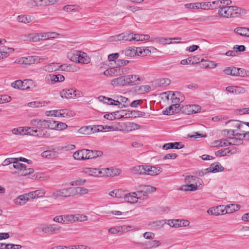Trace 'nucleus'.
<instances>
[{
	"label": "nucleus",
	"mask_w": 249,
	"mask_h": 249,
	"mask_svg": "<svg viewBox=\"0 0 249 249\" xmlns=\"http://www.w3.org/2000/svg\"><path fill=\"white\" fill-rule=\"evenodd\" d=\"M30 124L32 126L36 127L37 137L47 138L50 136V133L46 130L47 128L42 125L43 124L42 119H33L31 120Z\"/></svg>",
	"instance_id": "obj_1"
},
{
	"label": "nucleus",
	"mask_w": 249,
	"mask_h": 249,
	"mask_svg": "<svg viewBox=\"0 0 249 249\" xmlns=\"http://www.w3.org/2000/svg\"><path fill=\"white\" fill-rule=\"evenodd\" d=\"M235 6H222L221 8L219 9L218 14L221 17L230 18L237 17L235 13Z\"/></svg>",
	"instance_id": "obj_2"
},
{
	"label": "nucleus",
	"mask_w": 249,
	"mask_h": 249,
	"mask_svg": "<svg viewBox=\"0 0 249 249\" xmlns=\"http://www.w3.org/2000/svg\"><path fill=\"white\" fill-rule=\"evenodd\" d=\"M168 100L170 99L172 103L177 106H180V103L185 100V97L183 95L179 92H173L170 91L167 96Z\"/></svg>",
	"instance_id": "obj_3"
},
{
	"label": "nucleus",
	"mask_w": 249,
	"mask_h": 249,
	"mask_svg": "<svg viewBox=\"0 0 249 249\" xmlns=\"http://www.w3.org/2000/svg\"><path fill=\"white\" fill-rule=\"evenodd\" d=\"M37 197L36 191H33L28 194L20 195L15 199V204L19 205H24L29 199H34Z\"/></svg>",
	"instance_id": "obj_4"
},
{
	"label": "nucleus",
	"mask_w": 249,
	"mask_h": 249,
	"mask_svg": "<svg viewBox=\"0 0 249 249\" xmlns=\"http://www.w3.org/2000/svg\"><path fill=\"white\" fill-rule=\"evenodd\" d=\"M72 196L71 187L58 189L52 193L51 197L56 199L60 197H68Z\"/></svg>",
	"instance_id": "obj_5"
},
{
	"label": "nucleus",
	"mask_w": 249,
	"mask_h": 249,
	"mask_svg": "<svg viewBox=\"0 0 249 249\" xmlns=\"http://www.w3.org/2000/svg\"><path fill=\"white\" fill-rule=\"evenodd\" d=\"M109 171V169H103L102 170L97 168H87L84 170L85 174L94 177L105 176V172Z\"/></svg>",
	"instance_id": "obj_6"
},
{
	"label": "nucleus",
	"mask_w": 249,
	"mask_h": 249,
	"mask_svg": "<svg viewBox=\"0 0 249 249\" xmlns=\"http://www.w3.org/2000/svg\"><path fill=\"white\" fill-rule=\"evenodd\" d=\"M61 230V227L55 224L45 225L42 227V231L47 234H56Z\"/></svg>",
	"instance_id": "obj_7"
},
{
	"label": "nucleus",
	"mask_w": 249,
	"mask_h": 249,
	"mask_svg": "<svg viewBox=\"0 0 249 249\" xmlns=\"http://www.w3.org/2000/svg\"><path fill=\"white\" fill-rule=\"evenodd\" d=\"M64 80V76L61 74H49L45 77L46 82L50 84H54L58 82H63Z\"/></svg>",
	"instance_id": "obj_8"
},
{
	"label": "nucleus",
	"mask_w": 249,
	"mask_h": 249,
	"mask_svg": "<svg viewBox=\"0 0 249 249\" xmlns=\"http://www.w3.org/2000/svg\"><path fill=\"white\" fill-rule=\"evenodd\" d=\"M76 92V90L72 88L65 89L60 91V94L63 98L75 99L77 97Z\"/></svg>",
	"instance_id": "obj_9"
},
{
	"label": "nucleus",
	"mask_w": 249,
	"mask_h": 249,
	"mask_svg": "<svg viewBox=\"0 0 249 249\" xmlns=\"http://www.w3.org/2000/svg\"><path fill=\"white\" fill-rule=\"evenodd\" d=\"M185 7L187 8L190 9H202L203 10H209L210 5L207 2H196L187 3L185 4Z\"/></svg>",
	"instance_id": "obj_10"
},
{
	"label": "nucleus",
	"mask_w": 249,
	"mask_h": 249,
	"mask_svg": "<svg viewBox=\"0 0 249 249\" xmlns=\"http://www.w3.org/2000/svg\"><path fill=\"white\" fill-rule=\"evenodd\" d=\"M30 81V80L27 79L24 80V81H21V80H18L11 83V87L14 89H27L30 88L29 87L27 86V87H25L24 83H25V84H27Z\"/></svg>",
	"instance_id": "obj_11"
},
{
	"label": "nucleus",
	"mask_w": 249,
	"mask_h": 249,
	"mask_svg": "<svg viewBox=\"0 0 249 249\" xmlns=\"http://www.w3.org/2000/svg\"><path fill=\"white\" fill-rule=\"evenodd\" d=\"M226 208H224L223 206H218L215 207H212L210 208L208 211L207 213L209 214L213 215H218L220 214H224L225 213Z\"/></svg>",
	"instance_id": "obj_12"
},
{
	"label": "nucleus",
	"mask_w": 249,
	"mask_h": 249,
	"mask_svg": "<svg viewBox=\"0 0 249 249\" xmlns=\"http://www.w3.org/2000/svg\"><path fill=\"white\" fill-rule=\"evenodd\" d=\"M146 174L150 176H155L162 172V169L160 167L146 165Z\"/></svg>",
	"instance_id": "obj_13"
},
{
	"label": "nucleus",
	"mask_w": 249,
	"mask_h": 249,
	"mask_svg": "<svg viewBox=\"0 0 249 249\" xmlns=\"http://www.w3.org/2000/svg\"><path fill=\"white\" fill-rule=\"evenodd\" d=\"M181 39L180 37H175V38H166L163 37H152L150 41L151 42H156L160 44H166L167 43L166 42L168 40H180Z\"/></svg>",
	"instance_id": "obj_14"
},
{
	"label": "nucleus",
	"mask_w": 249,
	"mask_h": 249,
	"mask_svg": "<svg viewBox=\"0 0 249 249\" xmlns=\"http://www.w3.org/2000/svg\"><path fill=\"white\" fill-rule=\"evenodd\" d=\"M73 157L74 159L79 160L88 159L87 149H83L76 151L73 153Z\"/></svg>",
	"instance_id": "obj_15"
},
{
	"label": "nucleus",
	"mask_w": 249,
	"mask_h": 249,
	"mask_svg": "<svg viewBox=\"0 0 249 249\" xmlns=\"http://www.w3.org/2000/svg\"><path fill=\"white\" fill-rule=\"evenodd\" d=\"M78 133L83 135H89L96 132V126H85L81 127L78 131Z\"/></svg>",
	"instance_id": "obj_16"
},
{
	"label": "nucleus",
	"mask_w": 249,
	"mask_h": 249,
	"mask_svg": "<svg viewBox=\"0 0 249 249\" xmlns=\"http://www.w3.org/2000/svg\"><path fill=\"white\" fill-rule=\"evenodd\" d=\"M180 106H177L175 104H172L168 108L162 111L164 115H169L174 113H178L180 110Z\"/></svg>",
	"instance_id": "obj_17"
},
{
	"label": "nucleus",
	"mask_w": 249,
	"mask_h": 249,
	"mask_svg": "<svg viewBox=\"0 0 249 249\" xmlns=\"http://www.w3.org/2000/svg\"><path fill=\"white\" fill-rule=\"evenodd\" d=\"M184 145L180 142H169L163 145V149L168 150L169 149H179L183 148Z\"/></svg>",
	"instance_id": "obj_18"
},
{
	"label": "nucleus",
	"mask_w": 249,
	"mask_h": 249,
	"mask_svg": "<svg viewBox=\"0 0 249 249\" xmlns=\"http://www.w3.org/2000/svg\"><path fill=\"white\" fill-rule=\"evenodd\" d=\"M72 196L80 195H83L88 194V189L83 187H71Z\"/></svg>",
	"instance_id": "obj_19"
},
{
	"label": "nucleus",
	"mask_w": 249,
	"mask_h": 249,
	"mask_svg": "<svg viewBox=\"0 0 249 249\" xmlns=\"http://www.w3.org/2000/svg\"><path fill=\"white\" fill-rule=\"evenodd\" d=\"M224 167L218 162L213 163L211 165L209 168L206 169L208 172L216 173L223 171Z\"/></svg>",
	"instance_id": "obj_20"
},
{
	"label": "nucleus",
	"mask_w": 249,
	"mask_h": 249,
	"mask_svg": "<svg viewBox=\"0 0 249 249\" xmlns=\"http://www.w3.org/2000/svg\"><path fill=\"white\" fill-rule=\"evenodd\" d=\"M124 129L130 132L138 130L140 128V125L134 123H126L123 124Z\"/></svg>",
	"instance_id": "obj_21"
},
{
	"label": "nucleus",
	"mask_w": 249,
	"mask_h": 249,
	"mask_svg": "<svg viewBox=\"0 0 249 249\" xmlns=\"http://www.w3.org/2000/svg\"><path fill=\"white\" fill-rule=\"evenodd\" d=\"M165 224H166V220H160L151 222L149 225L152 229L158 230L163 227Z\"/></svg>",
	"instance_id": "obj_22"
},
{
	"label": "nucleus",
	"mask_w": 249,
	"mask_h": 249,
	"mask_svg": "<svg viewBox=\"0 0 249 249\" xmlns=\"http://www.w3.org/2000/svg\"><path fill=\"white\" fill-rule=\"evenodd\" d=\"M43 69L49 72L59 71V64L57 63H51L44 66Z\"/></svg>",
	"instance_id": "obj_23"
},
{
	"label": "nucleus",
	"mask_w": 249,
	"mask_h": 249,
	"mask_svg": "<svg viewBox=\"0 0 249 249\" xmlns=\"http://www.w3.org/2000/svg\"><path fill=\"white\" fill-rule=\"evenodd\" d=\"M227 142L228 146L230 145H239L243 144V139L234 136L233 137L228 138L227 139Z\"/></svg>",
	"instance_id": "obj_24"
},
{
	"label": "nucleus",
	"mask_w": 249,
	"mask_h": 249,
	"mask_svg": "<svg viewBox=\"0 0 249 249\" xmlns=\"http://www.w3.org/2000/svg\"><path fill=\"white\" fill-rule=\"evenodd\" d=\"M43 124H42L44 127L47 129H56L57 121L54 120H43Z\"/></svg>",
	"instance_id": "obj_25"
},
{
	"label": "nucleus",
	"mask_w": 249,
	"mask_h": 249,
	"mask_svg": "<svg viewBox=\"0 0 249 249\" xmlns=\"http://www.w3.org/2000/svg\"><path fill=\"white\" fill-rule=\"evenodd\" d=\"M126 76H121L111 80V84L113 85L124 86L127 85L126 83Z\"/></svg>",
	"instance_id": "obj_26"
},
{
	"label": "nucleus",
	"mask_w": 249,
	"mask_h": 249,
	"mask_svg": "<svg viewBox=\"0 0 249 249\" xmlns=\"http://www.w3.org/2000/svg\"><path fill=\"white\" fill-rule=\"evenodd\" d=\"M146 165H137L131 169V172L135 174H146Z\"/></svg>",
	"instance_id": "obj_27"
},
{
	"label": "nucleus",
	"mask_w": 249,
	"mask_h": 249,
	"mask_svg": "<svg viewBox=\"0 0 249 249\" xmlns=\"http://www.w3.org/2000/svg\"><path fill=\"white\" fill-rule=\"evenodd\" d=\"M120 69L118 68H112L109 70H107L104 72V74L106 76H116L120 74Z\"/></svg>",
	"instance_id": "obj_28"
},
{
	"label": "nucleus",
	"mask_w": 249,
	"mask_h": 249,
	"mask_svg": "<svg viewBox=\"0 0 249 249\" xmlns=\"http://www.w3.org/2000/svg\"><path fill=\"white\" fill-rule=\"evenodd\" d=\"M34 19L33 17L27 15H19L17 17V20L18 22L24 24L30 23Z\"/></svg>",
	"instance_id": "obj_29"
},
{
	"label": "nucleus",
	"mask_w": 249,
	"mask_h": 249,
	"mask_svg": "<svg viewBox=\"0 0 249 249\" xmlns=\"http://www.w3.org/2000/svg\"><path fill=\"white\" fill-rule=\"evenodd\" d=\"M72 116V111H69L66 109H58L57 113V117L67 118L71 117Z\"/></svg>",
	"instance_id": "obj_30"
},
{
	"label": "nucleus",
	"mask_w": 249,
	"mask_h": 249,
	"mask_svg": "<svg viewBox=\"0 0 249 249\" xmlns=\"http://www.w3.org/2000/svg\"><path fill=\"white\" fill-rule=\"evenodd\" d=\"M88 159H93L101 156L103 153L99 150H90L87 149Z\"/></svg>",
	"instance_id": "obj_31"
},
{
	"label": "nucleus",
	"mask_w": 249,
	"mask_h": 249,
	"mask_svg": "<svg viewBox=\"0 0 249 249\" xmlns=\"http://www.w3.org/2000/svg\"><path fill=\"white\" fill-rule=\"evenodd\" d=\"M241 208V206L239 204H232L230 205H228L225 206L226 210L225 213H233L234 212L239 210Z\"/></svg>",
	"instance_id": "obj_32"
},
{
	"label": "nucleus",
	"mask_w": 249,
	"mask_h": 249,
	"mask_svg": "<svg viewBox=\"0 0 249 249\" xmlns=\"http://www.w3.org/2000/svg\"><path fill=\"white\" fill-rule=\"evenodd\" d=\"M90 58L87 54L86 53L80 51V54L78 55V62L83 64H88Z\"/></svg>",
	"instance_id": "obj_33"
},
{
	"label": "nucleus",
	"mask_w": 249,
	"mask_h": 249,
	"mask_svg": "<svg viewBox=\"0 0 249 249\" xmlns=\"http://www.w3.org/2000/svg\"><path fill=\"white\" fill-rule=\"evenodd\" d=\"M160 245V243L158 240H153V241H149L146 242L144 246H145V249H150L152 248H156L158 247Z\"/></svg>",
	"instance_id": "obj_34"
},
{
	"label": "nucleus",
	"mask_w": 249,
	"mask_h": 249,
	"mask_svg": "<svg viewBox=\"0 0 249 249\" xmlns=\"http://www.w3.org/2000/svg\"><path fill=\"white\" fill-rule=\"evenodd\" d=\"M182 222L180 219H170L166 220V224L171 227L178 228L182 226Z\"/></svg>",
	"instance_id": "obj_35"
},
{
	"label": "nucleus",
	"mask_w": 249,
	"mask_h": 249,
	"mask_svg": "<svg viewBox=\"0 0 249 249\" xmlns=\"http://www.w3.org/2000/svg\"><path fill=\"white\" fill-rule=\"evenodd\" d=\"M80 54V51L75 50L68 53V57L73 62H77L78 55Z\"/></svg>",
	"instance_id": "obj_36"
},
{
	"label": "nucleus",
	"mask_w": 249,
	"mask_h": 249,
	"mask_svg": "<svg viewBox=\"0 0 249 249\" xmlns=\"http://www.w3.org/2000/svg\"><path fill=\"white\" fill-rule=\"evenodd\" d=\"M123 124L124 123H117L110 126L106 125V128H107V129L112 131H121L124 130V127Z\"/></svg>",
	"instance_id": "obj_37"
},
{
	"label": "nucleus",
	"mask_w": 249,
	"mask_h": 249,
	"mask_svg": "<svg viewBox=\"0 0 249 249\" xmlns=\"http://www.w3.org/2000/svg\"><path fill=\"white\" fill-rule=\"evenodd\" d=\"M124 198L126 201L131 203L137 202V197L135 195L133 194V192L124 195Z\"/></svg>",
	"instance_id": "obj_38"
},
{
	"label": "nucleus",
	"mask_w": 249,
	"mask_h": 249,
	"mask_svg": "<svg viewBox=\"0 0 249 249\" xmlns=\"http://www.w3.org/2000/svg\"><path fill=\"white\" fill-rule=\"evenodd\" d=\"M50 102L46 101H35L29 103L28 105L32 107H40L47 105Z\"/></svg>",
	"instance_id": "obj_39"
},
{
	"label": "nucleus",
	"mask_w": 249,
	"mask_h": 249,
	"mask_svg": "<svg viewBox=\"0 0 249 249\" xmlns=\"http://www.w3.org/2000/svg\"><path fill=\"white\" fill-rule=\"evenodd\" d=\"M79 9V6L77 5H67L63 7V10L67 12H77Z\"/></svg>",
	"instance_id": "obj_40"
},
{
	"label": "nucleus",
	"mask_w": 249,
	"mask_h": 249,
	"mask_svg": "<svg viewBox=\"0 0 249 249\" xmlns=\"http://www.w3.org/2000/svg\"><path fill=\"white\" fill-rule=\"evenodd\" d=\"M126 83L127 84H134L137 80L140 81V77L137 75H126Z\"/></svg>",
	"instance_id": "obj_41"
},
{
	"label": "nucleus",
	"mask_w": 249,
	"mask_h": 249,
	"mask_svg": "<svg viewBox=\"0 0 249 249\" xmlns=\"http://www.w3.org/2000/svg\"><path fill=\"white\" fill-rule=\"evenodd\" d=\"M14 51L12 48H8L5 46H2L0 49V54H1L2 58L7 57L9 53H12Z\"/></svg>",
	"instance_id": "obj_42"
},
{
	"label": "nucleus",
	"mask_w": 249,
	"mask_h": 249,
	"mask_svg": "<svg viewBox=\"0 0 249 249\" xmlns=\"http://www.w3.org/2000/svg\"><path fill=\"white\" fill-rule=\"evenodd\" d=\"M212 145L214 147L227 146H228L227 139L214 141L213 142Z\"/></svg>",
	"instance_id": "obj_43"
},
{
	"label": "nucleus",
	"mask_w": 249,
	"mask_h": 249,
	"mask_svg": "<svg viewBox=\"0 0 249 249\" xmlns=\"http://www.w3.org/2000/svg\"><path fill=\"white\" fill-rule=\"evenodd\" d=\"M224 73L227 75H231L232 76H236L237 74H239L237 73V68L236 67H229L227 68L224 70Z\"/></svg>",
	"instance_id": "obj_44"
},
{
	"label": "nucleus",
	"mask_w": 249,
	"mask_h": 249,
	"mask_svg": "<svg viewBox=\"0 0 249 249\" xmlns=\"http://www.w3.org/2000/svg\"><path fill=\"white\" fill-rule=\"evenodd\" d=\"M109 195L112 197L121 198L124 196V192L121 189L115 190L109 193Z\"/></svg>",
	"instance_id": "obj_45"
},
{
	"label": "nucleus",
	"mask_w": 249,
	"mask_h": 249,
	"mask_svg": "<svg viewBox=\"0 0 249 249\" xmlns=\"http://www.w3.org/2000/svg\"><path fill=\"white\" fill-rule=\"evenodd\" d=\"M121 170L119 168L112 169L111 170L109 169V171L106 170L105 173V176H116L119 175L121 173Z\"/></svg>",
	"instance_id": "obj_46"
},
{
	"label": "nucleus",
	"mask_w": 249,
	"mask_h": 249,
	"mask_svg": "<svg viewBox=\"0 0 249 249\" xmlns=\"http://www.w3.org/2000/svg\"><path fill=\"white\" fill-rule=\"evenodd\" d=\"M134 40L137 41L147 40L150 38L149 35H142L136 34L134 35Z\"/></svg>",
	"instance_id": "obj_47"
},
{
	"label": "nucleus",
	"mask_w": 249,
	"mask_h": 249,
	"mask_svg": "<svg viewBox=\"0 0 249 249\" xmlns=\"http://www.w3.org/2000/svg\"><path fill=\"white\" fill-rule=\"evenodd\" d=\"M35 62V59L33 56H29L28 57H22L20 58L18 63L24 64L25 65L30 64Z\"/></svg>",
	"instance_id": "obj_48"
},
{
	"label": "nucleus",
	"mask_w": 249,
	"mask_h": 249,
	"mask_svg": "<svg viewBox=\"0 0 249 249\" xmlns=\"http://www.w3.org/2000/svg\"><path fill=\"white\" fill-rule=\"evenodd\" d=\"M64 224L72 223L75 221V215L65 214L63 215Z\"/></svg>",
	"instance_id": "obj_49"
},
{
	"label": "nucleus",
	"mask_w": 249,
	"mask_h": 249,
	"mask_svg": "<svg viewBox=\"0 0 249 249\" xmlns=\"http://www.w3.org/2000/svg\"><path fill=\"white\" fill-rule=\"evenodd\" d=\"M133 194L135 195L136 197H137V200L141 199L143 200L145 198H146L148 197V195L146 194L145 192H143L142 190L136 192H133Z\"/></svg>",
	"instance_id": "obj_50"
},
{
	"label": "nucleus",
	"mask_w": 249,
	"mask_h": 249,
	"mask_svg": "<svg viewBox=\"0 0 249 249\" xmlns=\"http://www.w3.org/2000/svg\"><path fill=\"white\" fill-rule=\"evenodd\" d=\"M151 88L149 85H142L139 87L137 89V92L139 94H144L150 91Z\"/></svg>",
	"instance_id": "obj_51"
},
{
	"label": "nucleus",
	"mask_w": 249,
	"mask_h": 249,
	"mask_svg": "<svg viewBox=\"0 0 249 249\" xmlns=\"http://www.w3.org/2000/svg\"><path fill=\"white\" fill-rule=\"evenodd\" d=\"M234 32L240 36H246L248 32V28L237 27L234 29Z\"/></svg>",
	"instance_id": "obj_52"
},
{
	"label": "nucleus",
	"mask_w": 249,
	"mask_h": 249,
	"mask_svg": "<svg viewBox=\"0 0 249 249\" xmlns=\"http://www.w3.org/2000/svg\"><path fill=\"white\" fill-rule=\"evenodd\" d=\"M209 4V6L210 5V7L209 9H215L217 8L220 9L222 8V6H221V2H220V0H215L213 1L212 2H207Z\"/></svg>",
	"instance_id": "obj_53"
},
{
	"label": "nucleus",
	"mask_w": 249,
	"mask_h": 249,
	"mask_svg": "<svg viewBox=\"0 0 249 249\" xmlns=\"http://www.w3.org/2000/svg\"><path fill=\"white\" fill-rule=\"evenodd\" d=\"M108 231L109 233L112 234L123 233V228L121 226L114 227L109 229Z\"/></svg>",
	"instance_id": "obj_54"
},
{
	"label": "nucleus",
	"mask_w": 249,
	"mask_h": 249,
	"mask_svg": "<svg viewBox=\"0 0 249 249\" xmlns=\"http://www.w3.org/2000/svg\"><path fill=\"white\" fill-rule=\"evenodd\" d=\"M34 171V170L33 168H27V166L25 165V168L22 169L21 172H18V174L20 176H27L33 173Z\"/></svg>",
	"instance_id": "obj_55"
},
{
	"label": "nucleus",
	"mask_w": 249,
	"mask_h": 249,
	"mask_svg": "<svg viewBox=\"0 0 249 249\" xmlns=\"http://www.w3.org/2000/svg\"><path fill=\"white\" fill-rule=\"evenodd\" d=\"M16 160H14V162H13V167L15 169H18L19 171L18 172H21L22 171V169H23L24 168H25V164L23 163H20L18 161V159L15 158Z\"/></svg>",
	"instance_id": "obj_56"
},
{
	"label": "nucleus",
	"mask_w": 249,
	"mask_h": 249,
	"mask_svg": "<svg viewBox=\"0 0 249 249\" xmlns=\"http://www.w3.org/2000/svg\"><path fill=\"white\" fill-rule=\"evenodd\" d=\"M134 34L132 33L128 34L126 33H122V40L131 41L134 40Z\"/></svg>",
	"instance_id": "obj_57"
},
{
	"label": "nucleus",
	"mask_w": 249,
	"mask_h": 249,
	"mask_svg": "<svg viewBox=\"0 0 249 249\" xmlns=\"http://www.w3.org/2000/svg\"><path fill=\"white\" fill-rule=\"evenodd\" d=\"M56 152L53 150H46L42 153L41 156L43 157L51 158L53 156H55Z\"/></svg>",
	"instance_id": "obj_58"
},
{
	"label": "nucleus",
	"mask_w": 249,
	"mask_h": 249,
	"mask_svg": "<svg viewBox=\"0 0 249 249\" xmlns=\"http://www.w3.org/2000/svg\"><path fill=\"white\" fill-rule=\"evenodd\" d=\"M124 54L127 56L132 57L136 55L135 47H129L124 51Z\"/></svg>",
	"instance_id": "obj_59"
},
{
	"label": "nucleus",
	"mask_w": 249,
	"mask_h": 249,
	"mask_svg": "<svg viewBox=\"0 0 249 249\" xmlns=\"http://www.w3.org/2000/svg\"><path fill=\"white\" fill-rule=\"evenodd\" d=\"M171 83V81L168 78H161L158 80V85L159 86H166L169 85Z\"/></svg>",
	"instance_id": "obj_60"
},
{
	"label": "nucleus",
	"mask_w": 249,
	"mask_h": 249,
	"mask_svg": "<svg viewBox=\"0 0 249 249\" xmlns=\"http://www.w3.org/2000/svg\"><path fill=\"white\" fill-rule=\"evenodd\" d=\"M118 99L119 100L120 103L122 105L121 107H127L128 105V98L122 96H118Z\"/></svg>",
	"instance_id": "obj_61"
},
{
	"label": "nucleus",
	"mask_w": 249,
	"mask_h": 249,
	"mask_svg": "<svg viewBox=\"0 0 249 249\" xmlns=\"http://www.w3.org/2000/svg\"><path fill=\"white\" fill-rule=\"evenodd\" d=\"M99 100L104 102V103L107 104L109 105H113V102L114 100L112 98H107L105 96H100L99 97Z\"/></svg>",
	"instance_id": "obj_62"
},
{
	"label": "nucleus",
	"mask_w": 249,
	"mask_h": 249,
	"mask_svg": "<svg viewBox=\"0 0 249 249\" xmlns=\"http://www.w3.org/2000/svg\"><path fill=\"white\" fill-rule=\"evenodd\" d=\"M229 123L231 124L232 126L237 128L238 129H240L243 126L242 122L237 120H231L229 121Z\"/></svg>",
	"instance_id": "obj_63"
},
{
	"label": "nucleus",
	"mask_w": 249,
	"mask_h": 249,
	"mask_svg": "<svg viewBox=\"0 0 249 249\" xmlns=\"http://www.w3.org/2000/svg\"><path fill=\"white\" fill-rule=\"evenodd\" d=\"M156 190V188L155 187L150 185L144 186L142 190V191L145 192L147 195L148 193L154 192Z\"/></svg>",
	"instance_id": "obj_64"
}]
</instances>
